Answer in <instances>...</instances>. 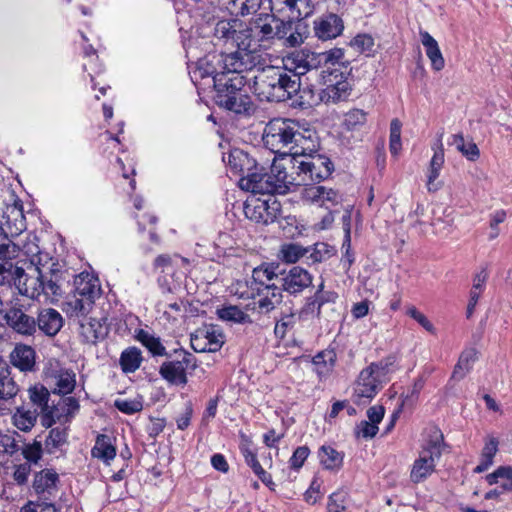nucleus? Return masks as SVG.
<instances>
[{
    "label": "nucleus",
    "mask_w": 512,
    "mask_h": 512,
    "mask_svg": "<svg viewBox=\"0 0 512 512\" xmlns=\"http://www.w3.org/2000/svg\"><path fill=\"white\" fill-rule=\"evenodd\" d=\"M263 141L271 151L293 157L315 152L319 146L313 129L301 127L298 122L286 118L270 120L265 126Z\"/></svg>",
    "instance_id": "1"
},
{
    "label": "nucleus",
    "mask_w": 512,
    "mask_h": 512,
    "mask_svg": "<svg viewBox=\"0 0 512 512\" xmlns=\"http://www.w3.org/2000/svg\"><path fill=\"white\" fill-rule=\"evenodd\" d=\"M250 90L261 101L282 102L290 99L300 89L301 82L296 75H290L285 69L269 66L257 71L253 76Z\"/></svg>",
    "instance_id": "2"
},
{
    "label": "nucleus",
    "mask_w": 512,
    "mask_h": 512,
    "mask_svg": "<svg viewBox=\"0 0 512 512\" xmlns=\"http://www.w3.org/2000/svg\"><path fill=\"white\" fill-rule=\"evenodd\" d=\"M213 85L217 92L216 102L219 106L236 114L250 115L254 111L251 97L248 95L246 85L250 83L245 75L214 74Z\"/></svg>",
    "instance_id": "3"
},
{
    "label": "nucleus",
    "mask_w": 512,
    "mask_h": 512,
    "mask_svg": "<svg viewBox=\"0 0 512 512\" xmlns=\"http://www.w3.org/2000/svg\"><path fill=\"white\" fill-rule=\"evenodd\" d=\"M332 74L325 75L322 79L326 86L324 89L318 90L314 86L309 85L300 87L296 94H299L298 105L302 108H311L321 103H336L345 100L351 90L349 82L345 79H336L331 77Z\"/></svg>",
    "instance_id": "4"
},
{
    "label": "nucleus",
    "mask_w": 512,
    "mask_h": 512,
    "mask_svg": "<svg viewBox=\"0 0 512 512\" xmlns=\"http://www.w3.org/2000/svg\"><path fill=\"white\" fill-rule=\"evenodd\" d=\"M393 358L389 357L377 363H371L364 368L355 383L353 399L356 404L369 402L382 389L388 381V374L392 371Z\"/></svg>",
    "instance_id": "5"
},
{
    "label": "nucleus",
    "mask_w": 512,
    "mask_h": 512,
    "mask_svg": "<svg viewBox=\"0 0 512 512\" xmlns=\"http://www.w3.org/2000/svg\"><path fill=\"white\" fill-rule=\"evenodd\" d=\"M41 269L31 265L28 270L16 267L11 261L0 260V285L13 284L19 293L33 300L40 299Z\"/></svg>",
    "instance_id": "6"
},
{
    "label": "nucleus",
    "mask_w": 512,
    "mask_h": 512,
    "mask_svg": "<svg viewBox=\"0 0 512 512\" xmlns=\"http://www.w3.org/2000/svg\"><path fill=\"white\" fill-rule=\"evenodd\" d=\"M315 152L295 155L296 181L300 186H309L314 182L326 179L332 171L331 161Z\"/></svg>",
    "instance_id": "7"
},
{
    "label": "nucleus",
    "mask_w": 512,
    "mask_h": 512,
    "mask_svg": "<svg viewBox=\"0 0 512 512\" xmlns=\"http://www.w3.org/2000/svg\"><path fill=\"white\" fill-rule=\"evenodd\" d=\"M443 435L435 430L427 443L419 452V457L414 461L410 478L414 483H420L428 478L435 470L436 462L442 455Z\"/></svg>",
    "instance_id": "8"
},
{
    "label": "nucleus",
    "mask_w": 512,
    "mask_h": 512,
    "mask_svg": "<svg viewBox=\"0 0 512 512\" xmlns=\"http://www.w3.org/2000/svg\"><path fill=\"white\" fill-rule=\"evenodd\" d=\"M246 46H249V44L245 43L243 48L238 46V49L235 52L221 55L223 69L225 71L216 73L211 71L208 72V74H211L212 76L214 74H224L225 76L230 77L232 74L243 75L244 72L253 70V68H255L259 63V56L251 51H248Z\"/></svg>",
    "instance_id": "9"
},
{
    "label": "nucleus",
    "mask_w": 512,
    "mask_h": 512,
    "mask_svg": "<svg viewBox=\"0 0 512 512\" xmlns=\"http://www.w3.org/2000/svg\"><path fill=\"white\" fill-rule=\"evenodd\" d=\"M274 161L271 165L270 174L274 178L273 181L277 185L278 194H286L293 186H300L296 181V172L294 157L288 159Z\"/></svg>",
    "instance_id": "10"
},
{
    "label": "nucleus",
    "mask_w": 512,
    "mask_h": 512,
    "mask_svg": "<svg viewBox=\"0 0 512 512\" xmlns=\"http://www.w3.org/2000/svg\"><path fill=\"white\" fill-rule=\"evenodd\" d=\"M313 282V276L304 268L294 266L289 271L283 272L280 276L279 283L281 291L296 295L304 289L310 287Z\"/></svg>",
    "instance_id": "11"
},
{
    "label": "nucleus",
    "mask_w": 512,
    "mask_h": 512,
    "mask_svg": "<svg viewBox=\"0 0 512 512\" xmlns=\"http://www.w3.org/2000/svg\"><path fill=\"white\" fill-rule=\"evenodd\" d=\"M316 55L319 65L323 64V70L321 71L322 79H325V75L331 73L332 78L340 79L341 77V79L347 80L348 67L343 63L344 52L342 49L334 48Z\"/></svg>",
    "instance_id": "12"
},
{
    "label": "nucleus",
    "mask_w": 512,
    "mask_h": 512,
    "mask_svg": "<svg viewBox=\"0 0 512 512\" xmlns=\"http://www.w3.org/2000/svg\"><path fill=\"white\" fill-rule=\"evenodd\" d=\"M223 343L222 333L213 326L200 328L191 336V346L196 352H216Z\"/></svg>",
    "instance_id": "13"
},
{
    "label": "nucleus",
    "mask_w": 512,
    "mask_h": 512,
    "mask_svg": "<svg viewBox=\"0 0 512 512\" xmlns=\"http://www.w3.org/2000/svg\"><path fill=\"white\" fill-rule=\"evenodd\" d=\"M50 393L44 386H34L29 389V397L38 414L42 413V424L44 426H51L55 418H59L58 408L50 406L49 401Z\"/></svg>",
    "instance_id": "14"
},
{
    "label": "nucleus",
    "mask_w": 512,
    "mask_h": 512,
    "mask_svg": "<svg viewBox=\"0 0 512 512\" xmlns=\"http://www.w3.org/2000/svg\"><path fill=\"white\" fill-rule=\"evenodd\" d=\"M18 386L10 375L7 363L0 358V413L11 412V400L18 393Z\"/></svg>",
    "instance_id": "15"
},
{
    "label": "nucleus",
    "mask_w": 512,
    "mask_h": 512,
    "mask_svg": "<svg viewBox=\"0 0 512 512\" xmlns=\"http://www.w3.org/2000/svg\"><path fill=\"white\" fill-rule=\"evenodd\" d=\"M278 266L264 263L252 271V289L258 293H270L272 288H280L275 281L279 283L280 276L276 272Z\"/></svg>",
    "instance_id": "16"
},
{
    "label": "nucleus",
    "mask_w": 512,
    "mask_h": 512,
    "mask_svg": "<svg viewBox=\"0 0 512 512\" xmlns=\"http://www.w3.org/2000/svg\"><path fill=\"white\" fill-rule=\"evenodd\" d=\"M317 58L316 53L313 52H296L285 60L282 69H285L290 75H296L300 79L302 75L319 66Z\"/></svg>",
    "instance_id": "17"
},
{
    "label": "nucleus",
    "mask_w": 512,
    "mask_h": 512,
    "mask_svg": "<svg viewBox=\"0 0 512 512\" xmlns=\"http://www.w3.org/2000/svg\"><path fill=\"white\" fill-rule=\"evenodd\" d=\"M79 336L83 343L96 344L108 334V328L104 321L93 317L79 319Z\"/></svg>",
    "instance_id": "18"
},
{
    "label": "nucleus",
    "mask_w": 512,
    "mask_h": 512,
    "mask_svg": "<svg viewBox=\"0 0 512 512\" xmlns=\"http://www.w3.org/2000/svg\"><path fill=\"white\" fill-rule=\"evenodd\" d=\"M270 173H257L248 174V177L241 179V185L244 189L254 194H267L268 196L278 194L277 185L273 181Z\"/></svg>",
    "instance_id": "19"
},
{
    "label": "nucleus",
    "mask_w": 512,
    "mask_h": 512,
    "mask_svg": "<svg viewBox=\"0 0 512 512\" xmlns=\"http://www.w3.org/2000/svg\"><path fill=\"white\" fill-rule=\"evenodd\" d=\"M241 26L242 23L237 19L221 20L215 26L214 35L219 40L231 42L237 46H245L246 31L240 30Z\"/></svg>",
    "instance_id": "20"
},
{
    "label": "nucleus",
    "mask_w": 512,
    "mask_h": 512,
    "mask_svg": "<svg viewBox=\"0 0 512 512\" xmlns=\"http://www.w3.org/2000/svg\"><path fill=\"white\" fill-rule=\"evenodd\" d=\"M344 29L342 19L336 14H327L314 21L315 35L321 40L338 37Z\"/></svg>",
    "instance_id": "21"
},
{
    "label": "nucleus",
    "mask_w": 512,
    "mask_h": 512,
    "mask_svg": "<svg viewBox=\"0 0 512 512\" xmlns=\"http://www.w3.org/2000/svg\"><path fill=\"white\" fill-rule=\"evenodd\" d=\"M4 322L22 335L31 336L36 332V320L19 308L6 311Z\"/></svg>",
    "instance_id": "22"
},
{
    "label": "nucleus",
    "mask_w": 512,
    "mask_h": 512,
    "mask_svg": "<svg viewBox=\"0 0 512 512\" xmlns=\"http://www.w3.org/2000/svg\"><path fill=\"white\" fill-rule=\"evenodd\" d=\"M64 324L62 315L53 308H44L38 312L36 330H40L46 336L54 337Z\"/></svg>",
    "instance_id": "23"
},
{
    "label": "nucleus",
    "mask_w": 512,
    "mask_h": 512,
    "mask_svg": "<svg viewBox=\"0 0 512 512\" xmlns=\"http://www.w3.org/2000/svg\"><path fill=\"white\" fill-rule=\"evenodd\" d=\"M62 275L58 270H52L43 272L41 270L40 280V298L44 297L45 300L51 302L57 301L62 295L61 288Z\"/></svg>",
    "instance_id": "24"
},
{
    "label": "nucleus",
    "mask_w": 512,
    "mask_h": 512,
    "mask_svg": "<svg viewBox=\"0 0 512 512\" xmlns=\"http://www.w3.org/2000/svg\"><path fill=\"white\" fill-rule=\"evenodd\" d=\"M443 133L439 134L434 155L430 161L427 173V188L430 192H435L441 188V182L437 181L440 170L444 164V149L442 144Z\"/></svg>",
    "instance_id": "25"
},
{
    "label": "nucleus",
    "mask_w": 512,
    "mask_h": 512,
    "mask_svg": "<svg viewBox=\"0 0 512 512\" xmlns=\"http://www.w3.org/2000/svg\"><path fill=\"white\" fill-rule=\"evenodd\" d=\"M75 294L95 301L101 295V287L98 278L89 273H80L74 279Z\"/></svg>",
    "instance_id": "26"
},
{
    "label": "nucleus",
    "mask_w": 512,
    "mask_h": 512,
    "mask_svg": "<svg viewBox=\"0 0 512 512\" xmlns=\"http://www.w3.org/2000/svg\"><path fill=\"white\" fill-rule=\"evenodd\" d=\"M261 4L262 0H218L220 9L235 17L256 13Z\"/></svg>",
    "instance_id": "27"
},
{
    "label": "nucleus",
    "mask_w": 512,
    "mask_h": 512,
    "mask_svg": "<svg viewBox=\"0 0 512 512\" xmlns=\"http://www.w3.org/2000/svg\"><path fill=\"white\" fill-rule=\"evenodd\" d=\"M228 164L235 173L245 175V177H248V174H252L253 169L256 168L255 159L240 149H234L230 152Z\"/></svg>",
    "instance_id": "28"
},
{
    "label": "nucleus",
    "mask_w": 512,
    "mask_h": 512,
    "mask_svg": "<svg viewBox=\"0 0 512 512\" xmlns=\"http://www.w3.org/2000/svg\"><path fill=\"white\" fill-rule=\"evenodd\" d=\"M274 23H277V20L270 15L257 18L252 23L250 30L246 31V38L250 36L258 37L259 40L272 38L276 34Z\"/></svg>",
    "instance_id": "29"
},
{
    "label": "nucleus",
    "mask_w": 512,
    "mask_h": 512,
    "mask_svg": "<svg viewBox=\"0 0 512 512\" xmlns=\"http://www.w3.org/2000/svg\"><path fill=\"white\" fill-rule=\"evenodd\" d=\"M337 355L333 349H325L312 358L314 371L320 378L327 377L334 369Z\"/></svg>",
    "instance_id": "30"
},
{
    "label": "nucleus",
    "mask_w": 512,
    "mask_h": 512,
    "mask_svg": "<svg viewBox=\"0 0 512 512\" xmlns=\"http://www.w3.org/2000/svg\"><path fill=\"white\" fill-rule=\"evenodd\" d=\"M421 42L426 50V55L431 61L434 70L440 71L444 68L445 61L437 41L428 33L421 32Z\"/></svg>",
    "instance_id": "31"
},
{
    "label": "nucleus",
    "mask_w": 512,
    "mask_h": 512,
    "mask_svg": "<svg viewBox=\"0 0 512 512\" xmlns=\"http://www.w3.org/2000/svg\"><path fill=\"white\" fill-rule=\"evenodd\" d=\"M14 366L22 371L31 370L35 364V351L27 345H18L10 355Z\"/></svg>",
    "instance_id": "32"
},
{
    "label": "nucleus",
    "mask_w": 512,
    "mask_h": 512,
    "mask_svg": "<svg viewBox=\"0 0 512 512\" xmlns=\"http://www.w3.org/2000/svg\"><path fill=\"white\" fill-rule=\"evenodd\" d=\"M159 374L170 384L185 385L188 381L182 365L175 360L162 363L159 368Z\"/></svg>",
    "instance_id": "33"
},
{
    "label": "nucleus",
    "mask_w": 512,
    "mask_h": 512,
    "mask_svg": "<svg viewBox=\"0 0 512 512\" xmlns=\"http://www.w3.org/2000/svg\"><path fill=\"white\" fill-rule=\"evenodd\" d=\"M91 454L94 458H98L105 463L113 460L116 456V449L112 445L111 438L104 434L98 435Z\"/></svg>",
    "instance_id": "34"
},
{
    "label": "nucleus",
    "mask_w": 512,
    "mask_h": 512,
    "mask_svg": "<svg viewBox=\"0 0 512 512\" xmlns=\"http://www.w3.org/2000/svg\"><path fill=\"white\" fill-rule=\"evenodd\" d=\"M51 379L58 394H69L75 388V374L72 371L60 369L51 375Z\"/></svg>",
    "instance_id": "35"
},
{
    "label": "nucleus",
    "mask_w": 512,
    "mask_h": 512,
    "mask_svg": "<svg viewBox=\"0 0 512 512\" xmlns=\"http://www.w3.org/2000/svg\"><path fill=\"white\" fill-rule=\"evenodd\" d=\"M6 227L9 234L13 237L26 229L25 217L21 209L14 205L8 206L5 212Z\"/></svg>",
    "instance_id": "36"
},
{
    "label": "nucleus",
    "mask_w": 512,
    "mask_h": 512,
    "mask_svg": "<svg viewBox=\"0 0 512 512\" xmlns=\"http://www.w3.org/2000/svg\"><path fill=\"white\" fill-rule=\"evenodd\" d=\"M477 359V351L474 348L464 350L454 368L452 377L459 380L463 379L471 371Z\"/></svg>",
    "instance_id": "37"
},
{
    "label": "nucleus",
    "mask_w": 512,
    "mask_h": 512,
    "mask_svg": "<svg viewBox=\"0 0 512 512\" xmlns=\"http://www.w3.org/2000/svg\"><path fill=\"white\" fill-rule=\"evenodd\" d=\"M498 440L493 436H488L485 440V445L482 449L481 461L475 467L474 471L476 473H481L486 471L493 463V458L498 451Z\"/></svg>",
    "instance_id": "38"
},
{
    "label": "nucleus",
    "mask_w": 512,
    "mask_h": 512,
    "mask_svg": "<svg viewBox=\"0 0 512 512\" xmlns=\"http://www.w3.org/2000/svg\"><path fill=\"white\" fill-rule=\"evenodd\" d=\"M448 144L455 146L456 149L470 161H475L479 157V149L477 145L472 142H466L462 134H454L449 140Z\"/></svg>",
    "instance_id": "39"
},
{
    "label": "nucleus",
    "mask_w": 512,
    "mask_h": 512,
    "mask_svg": "<svg viewBox=\"0 0 512 512\" xmlns=\"http://www.w3.org/2000/svg\"><path fill=\"white\" fill-rule=\"evenodd\" d=\"M142 363L141 351L136 347L125 349L120 356V365L125 373L135 372Z\"/></svg>",
    "instance_id": "40"
},
{
    "label": "nucleus",
    "mask_w": 512,
    "mask_h": 512,
    "mask_svg": "<svg viewBox=\"0 0 512 512\" xmlns=\"http://www.w3.org/2000/svg\"><path fill=\"white\" fill-rule=\"evenodd\" d=\"M136 339L145 346L153 356L167 355L166 348L162 345L160 339L148 331L143 329L138 330Z\"/></svg>",
    "instance_id": "41"
},
{
    "label": "nucleus",
    "mask_w": 512,
    "mask_h": 512,
    "mask_svg": "<svg viewBox=\"0 0 512 512\" xmlns=\"http://www.w3.org/2000/svg\"><path fill=\"white\" fill-rule=\"evenodd\" d=\"M488 484H497L501 492L512 490V468L499 467L496 471L486 476Z\"/></svg>",
    "instance_id": "42"
},
{
    "label": "nucleus",
    "mask_w": 512,
    "mask_h": 512,
    "mask_svg": "<svg viewBox=\"0 0 512 512\" xmlns=\"http://www.w3.org/2000/svg\"><path fill=\"white\" fill-rule=\"evenodd\" d=\"M260 299L258 300V308L261 313H268L272 311L277 305L282 302L281 288H272L270 293H258Z\"/></svg>",
    "instance_id": "43"
},
{
    "label": "nucleus",
    "mask_w": 512,
    "mask_h": 512,
    "mask_svg": "<svg viewBox=\"0 0 512 512\" xmlns=\"http://www.w3.org/2000/svg\"><path fill=\"white\" fill-rule=\"evenodd\" d=\"M318 457L320 459V463L326 469L339 468L343 461L341 454L333 447L328 445H323L320 447Z\"/></svg>",
    "instance_id": "44"
},
{
    "label": "nucleus",
    "mask_w": 512,
    "mask_h": 512,
    "mask_svg": "<svg viewBox=\"0 0 512 512\" xmlns=\"http://www.w3.org/2000/svg\"><path fill=\"white\" fill-rule=\"evenodd\" d=\"M57 479L58 475L56 473L43 470L36 474L33 488L38 494L45 492L50 493V491L55 488Z\"/></svg>",
    "instance_id": "45"
},
{
    "label": "nucleus",
    "mask_w": 512,
    "mask_h": 512,
    "mask_svg": "<svg viewBox=\"0 0 512 512\" xmlns=\"http://www.w3.org/2000/svg\"><path fill=\"white\" fill-rule=\"evenodd\" d=\"M20 246L11 240L4 229L0 227V260L11 261L19 254Z\"/></svg>",
    "instance_id": "46"
},
{
    "label": "nucleus",
    "mask_w": 512,
    "mask_h": 512,
    "mask_svg": "<svg viewBox=\"0 0 512 512\" xmlns=\"http://www.w3.org/2000/svg\"><path fill=\"white\" fill-rule=\"evenodd\" d=\"M37 416V409L33 411L17 409V412L13 415V423L18 429L29 431L35 425Z\"/></svg>",
    "instance_id": "47"
},
{
    "label": "nucleus",
    "mask_w": 512,
    "mask_h": 512,
    "mask_svg": "<svg viewBox=\"0 0 512 512\" xmlns=\"http://www.w3.org/2000/svg\"><path fill=\"white\" fill-rule=\"evenodd\" d=\"M280 256L286 263H296L300 258L306 257V247L296 243L284 244L281 247Z\"/></svg>",
    "instance_id": "48"
},
{
    "label": "nucleus",
    "mask_w": 512,
    "mask_h": 512,
    "mask_svg": "<svg viewBox=\"0 0 512 512\" xmlns=\"http://www.w3.org/2000/svg\"><path fill=\"white\" fill-rule=\"evenodd\" d=\"M247 218L257 222L265 224V205L264 199H255L248 202L244 209Z\"/></svg>",
    "instance_id": "49"
},
{
    "label": "nucleus",
    "mask_w": 512,
    "mask_h": 512,
    "mask_svg": "<svg viewBox=\"0 0 512 512\" xmlns=\"http://www.w3.org/2000/svg\"><path fill=\"white\" fill-rule=\"evenodd\" d=\"M93 303L94 301L75 294L73 298L67 302V305L71 308L72 315L83 318L87 317L86 315L90 312Z\"/></svg>",
    "instance_id": "50"
},
{
    "label": "nucleus",
    "mask_w": 512,
    "mask_h": 512,
    "mask_svg": "<svg viewBox=\"0 0 512 512\" xmlns=\"http://www.w3.org/2000/svg\"><path fill=\"white\" fill-rule=\"evenodd\" d=\"M366 113L360 109H353L344 115L343 126L349 130H358L366 123Z\"/></svg>",
    "instance_id": "51"
},
{
    "label": "nucleus",
    "mask_w": 512,
    "mask_h": 512,
    "mask_svg": "<svg viewBox=\"0 0 512 512\" xmlns=\"http://www.w3.org/2000/svg\"><path fill=\"white\" fill-rule=\"evenodd\" d=\"M218 315L222 320L234 323L249 322V316L237 306H228L218 310Z\"/></svg>",
    "instance_id": "52"
},
{
    "label": "nucleus",
    "mask_w": 512,
    "mask_h": 512,
    "mask_svg": "<svg viewBox=\"0 0 512 512\" xmlns=\"http://www.w3.org/2000/svg\"><path fill=\"white\" fill-rule=\"evenodd\" d=\"M244 457L246 463L252 468L253 472L260 478V480L264 484L270 485L272 483L271 476L262 468L256 455L252 451L246 450L244 452Z\"/></svg>",
    "instance_id": "53"
},
{
    "label": "nucleus",
    "mask_w": 512,
    "mask_h": 512,
    "mask_svg": "<svg viewBox=\"0 0 512 512\" xmlns=\"http://www.w3.org/2000/svg\"><path fill=\"white\" fill-rule=\"evenodd\" d=\"M264 205L265 224L273 223L281 214V204L273 195H270L264 199Z\"/></svg>",
    "instance_id": "54"
},
{
    "label": "nucleus",
    "mask_w": 512,
    "mask_h": 512,
    "mask_svg": "<svg viewBox=\"0 0 512 512\" xmlns=\"http://www.w3.org/2000/svg\"><path fill=\"white\" fill-rule=\"evenodd\" d=\"M114 406L125 414H134L143 409L142 400L139 398L134 399H116Z\"/></svg>",
    "instance_id": "55"
},
{
    "label": "nucleus",
    "mask_w": 512,
    "mask_h": 512,
    "mask_svg": "<svg viewBox=\"0 0 512 512\" xmlns=\"http://www.w3.org/2000/svg\"><path fill=\"white\" fill-rule=\"evenodd\" d=\"M66 438L67 433L65 429L54 428L50 430L49 435L45 441V446L49 452H52L53 449H56L64 444L66 442Z\"/></svg>",
    "instance_id": "56"
},
{
    "label": "nucleus",
    "mask_w": 512,
    "mask_h": 512,
    "mask_svg": "<svg viewBox=\"0 0 512 512\" xmlns=\"http://www.w3.org/2000/svg\"><path fill=\"white\" fill-rule=\"evenodd\" d=\"M328 257L329 250L324 243H317L313 247H306V258L312 263L322 262Z\"/></svg>",
    "instance_id": "57"
},
{
    "label": "nucleus",
    "mask_w": 512,
    "mask_h": 512,
    "mask_svg": "<svg viewBox=\"0 0 512 512\" xmlns=\"http://www.w3.org/2000/svg\"><path fill=\"white\" fill-rule=\"evenodd\" d=\"M351 46L359 52L371 54L374 47V39L368 34H359L352 41Z\"/></svg>",
    "instance_id": "58"
},
{
    "label": "nucleus",
    "mask_w": 512,
    "mask_h": 512,
    "mask_svg": "<svg viewBox=\"0 0 512 512\" xmlns=\"http://www.w3.org/2000/svg\"><path fill=\"white\" fill-rule=\"evenodd\" d=\"M19 450V444L14 434L0 433V452L14 454Z\"/></svg>",
    "instance_id": "59"
},
{
    "label": "nucleus",
    "mask_w": 512,
    "mask_h": 512,
    "mask_svg": "<svg viewBox=\"0 0 512 512\" xmlns=\"http://www.w3.org/2000/svg\"><path fill=\"white\" fill-rule=\"evenodd\" d=\"M296 323V317L294 314H289L283 316L280 320L277 321L275 325L274 332L276 336L280 338H284L287 331L294 327Z\"/></svg>",
    "instance_id": "60"
},
{
    "label": "nucleus",
    "mask_w": 512,
    "mask_h": 512,
    "mask_svg": "<svg viewBox=\"0 0 512 512\" xmlns=\"http://www.w3.org/2000/svg\"><path fill=\"white\" fill-rule=\"evenodd\" d=\"M346 492L338 491L329 497L328 512H342L345 510Z\"/></svg>",
    "instance_id": "61"
},
{
    "label": "nucleus",
    "mask_w": 512,
    "mask_h": 512,
    "mask_svg": "<svg viewBox=\"0 0 512 512\" xmlns=\"http://www.w3.org/2000/svg\"><path fill=\"white\" fill-rule=\"evenodd\" d=\"M310 450L307 446H300L298 447L292 457L290 458L289 462L292 468L299 469L304 464L305 460L309 456Z\"/></svg>",
    "instance_id": "62"
},
{
    "label": "nucleus",
    "mask_w": 512,
    "mask_h": 512,
    "mask_svg": "<svg viewBox=\"0 0 512 512\" xmlns=\"http://www.w3.org/2000/svg\"><path fill=\"white\" fill-rule=\"evenodd\" d=\"M296 5V13H293V18L300 20L308 17L312 13L311 0H293Z\"/></svg>",
    "instance_id": "63"
},
{
    "label": "nucleus",
    "mask_w": 512,
    "mask_h": 512,
    "mask_svg": "<svg viewBox=\"0 0 512 512\" xmlns=\"http://www.w3.org/2000/svg\"><path fill=\"white\" fill-rule=\"evenodd\" d=\"M377 432L378 426L369 421H362L357 426V435L362 436L364 438H373L377 434Z\"/></svg>",
    "instance_id": "64"
}]
</instances>
